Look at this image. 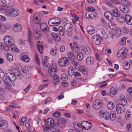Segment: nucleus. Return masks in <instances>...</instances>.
Segmentation results:
<instances>
[{"label": "nucleus", "mask_w": 132, "mask_h": 132, "mask_svg": "<svg viewBox=\"0 0 132 132\" xmlns=\"http://www.w3.org/2000/svg\"><path fill=\"white\" fill-rule=\"evenodd\" d=\"M120 9L122 12L124 13H127L129 11V10L127 7L123 5H120Z\"/></svg>", "instance_id": "aec40b11"}, {"label": "nucleus", "mask_w": 132, "mask_h": 132, "mask_svg": "<svg viewBox=\"0 0 132 132\" xmlns=\"http://www.w3.org/2000/svg\"><path fill=\"white\" fill-rule=\"evenodd\" d=\"M31 34L30 32L29 33V34L28 35V41L29 42V43L30 46H31L32 45V39L31 38Z\"/></svg>", "instance_id": "603ef678"}, {"label": "nucleus", "mask_w": 132, "mask_h": 132, "mask_svg": "<svg viewBox=\"0 0 132 132\" xmlns=\"http://www.w3.org/2000/svg\"><path fill=\"white\" fill-rule=\"evenodd\" d=\"M114 104L112 102H110L107 105V107L109 110L112 109L114 107Z\"/></svg>", "instance_id": "a18cd8bd"}, {"label": "nucleus", "mask_w": 132, "mask_h": 132, "mask_svg": "<svg viewBox=\"0 0 132 132\" xmlns=\"http://www.w3.org/2000/svg\"><path fill=\"white\" fill-rule=\"evenodd\" d=\"M5 76V74L3 70L0 69V77L1 78H3Z\"/></svg>", "instance_id": "0e129e2a"}, {"label": "nucleus", "mask_w": 132, "mask_h": 132, "mask_svg": "<svg viewBox=\"0 0 132 132\" xmlns=\"http://www.w3.org/2000/svg\"><path fill=\"white\" fill-rule=\"evenodd\" d=\"M33 34L35 36V38L36 39L40 37L42 35L41 32L39 30L35 31Z\"/></svg>", "instance_id": "a878e982"}, {"label": "nucleus", "mask_w": 132, "mask_h": 132, "mask_svg": "<svg viewBox=\"0 0 132 132\" xmlns=\"http://www.w3.org/2000/svg\"><path fill=\"white\" fill-rule=\"evenodd\" d=\"M93 42L95 44L99 45L101 43V40H103L100 36L97 35H95L92 36V38Z\"/></svg>", "instance_id": "9d476101"}, {"label": "nucleus", "mask_w": 132, "mask_h": 132, "mask_svg": "<svg viewBox=\"0 0 132 132\" xmlns=\"http://www.w3.org/2000/svg\"><path fill=\"white\" fill-rule=\"evenodd\" d=\"M123 68L126 70L129 69L130 68V64L127 61H125L123 63Z\"/></svg>", "instance_id": "c9c22d12"}, {"label": "nucleus", "mask_w": 132, "mask_h": 132, "mask_svg": "<svg viewBox=\"0 0 132 132\" xmlns=\"http://www.w3.org/2000/svg\"><path fill=\"white\" fill-rule=\"evenodd\" d=\"M111 29L113 30H115L116 24L111 21H110L108 23Z\"/></svg>", "instance_id": "4c0bfd02"}, {"label": "nucleus", "mask_w": 132, "mask_h": 132, "mask_svg": "<svg viewBox=\"0 0 132 132\" xmlns=\"http://www.w3.org/2000/svg\"><path fill=\"white\" fill-rule=\"evenodd\" d=\"M87 121H82L81 122L80 124L78 125V126L80 127V126H81V127L84 129V128L85 125L86 124ZM77 126H78V125H77Z\"/></svg>", "instance_id": "3c124183"}, {"label": "nucleus", "mask_w": 132, "mask_h": 132, "mask_svg": "<svg viewBox=\"0 0 132 132\" xmlns=\"http://www.w3.org/2000/svg\"><path fill=\"white\" fill-rule=\"evenodd\" d=\"M116 109L117 112L118 114L123 113L125 110L124 106L120 103L117 104L116 106Z\"/></svg>", "instance_id": "0eeeda50"}, {"label": "nucleus", "mask_w": 132, "mask_h": 132, "mask_svg": "<svg viewBox=\"0 0 132 132\" xmlns=\"http://www.w3.org/2000/svg\"><path fill=\"white\" fill-rule=\"evenodd\" d=\"M7 57L8 60L10 62L11 61L13 60V56L11 54H7Z\"/></svg>", "instance_id": "338daca9"}, {"label": "nucleus", "mask_w": 132, "mask_h": 132, "mask_svg": "<svg viewBox=\"0 0 132 132\" xmlns=\"http://www.w3.org/2000/svg\"><path fill=\"white\" fill-rule=\"evenodd\" d=\"M102 105V102L101 101L97 100L94 101L93 103L92 106L95 109H100Z\"/></svg>", "instance_id": "f8f14e48"}, {"label": "nucleus", "mask_w": 132, "mask_h": 132, "mask_svg": "<svg viewBox=\"0 0 132 132\" xmlns=\"http://www.w3.org/2000/svg\"><path fill=\"white\" fill-rule=\"evenodd\" d=\"M97 32L99 35L102 39H104L106 38L107 37V35L104 31V29L102 28H100L97 30Z\"/></svg>", "instance_id": "6e6552de"}, {"label": "nucleus", "mask_w": 132, "mask_h": 132, "mask_svg": "<svg viewBox=\"0 0 132 132\" xmlns=\"http://www.w3.org/2000/svg\"><path fill=\"white\" fill-rule=\"evenodd\" d=\"M59 121L63 124H64L66 123L65 119L61 118L59 119Z\"/></svg>", "instance_id": "bf43d9fd"}, {"label": "nucleus", "mask_w": 132, "mask_h": 132, "mask_svg": "<svg viewBox=\"0 0 132 132\" xmlns=\"http://www.w3.org/2000/svg\"><path fill=\"white\" fill-rule=\"evenodd\" d=\"M95 9L93 7H88L86 9L87 11H89V12L91 11L93 12L95 11Z\"/></svg>", "instance_id": "e2e57ef3"}, {"label": "nucleus", "mask_w": 132, "mask_h": 132, "mask_svg": "<svg viewBox=\"0 0 132 132\" xmlns=\"http://www.w3.org/2000/svg\"><path fill=\"white\" fill-rule=\"evenodd\" d=\"M124 2L123 3V4L124 5V6H130L131 4V3L130 2H129L127 0H124Z\"/></svg>", "instance_id": "052dcab7"}, {"label": "nucleus", "mask_w": 132, "mask_h": 132, "mask_svg": "<svg viewBox=\"0 0 132 132\" xmlns=\"http://www.w3.org/2000/svg\"><path fill=\"white\" fill-rule=\"evenodd\" d=\"M113 14L114 16L117 17L120 14L119 13L117 9H114L112 10Z\"/></svg>", "instance_id": "8fccbe9b"}, {"label": "nucleus", "mask_w": 132, "mask_h": 132, "mask_svg": "<svg viewBox=\"0 0 132 132\" xmlns=\"http://www.w3.org/2000/svg\"><path fill=\"white\" fill-rule=\"evenodd\" d=\"M41 18L38 14H34L33 18L32 23L34 24H40L41 23Z\"/></svg>", "instance_id": "1a4fd4ad"}, {"label": "nucleus", "mask_w": 132, "mask_h": 132, "mask_svg": "<svg viewBox=\"0 0 132 132\" xmlns=\"http://www.w3.org/2000/svg\"><path fill=\"white\" fill-rule=\"evenodd\" d=\"M126 43V39L125 37L123 38L119 43L120 45H124Z\"/></svg>", "instance_id": "09e8293b"}, {"label": "nucleus", "mask_w": 132, "mask_h": 132, "mask_svg": "<svg viewBox=\"0 0 132 132\" xmlns=\"http://www.w3.org/2000/svg\"><path fill=\"white\" fill-rule=\"evenodd\" d=\"M121 102L122 104L124 106H126L127 105V100L126 99L124 98H123L121 99Z\"/></svg>", "instance_id": "864d4df0"}, {"label": "nucleus", "mask_w": 132, "mask_h": 132, "mask_svg": "<svg viewBox=\"0 0 132 132\" xmlns=\"http://www.w3.org/2000/svg\"><path fill=\"white\" fill-rule=\"evenodd\" d=\"M13 28L14 30L15 31L20 32L22 29V26L19 24L17 23L14 24Z\"/></svg>", "instance_id": "4be33fe9"}, {"label": "nucleus", "mask_w": 132, "mask_h": 132, "mask_svg": "<svg viewBox=\"0 0 132 132\" xmlns=\"http://www.w3.org/2000/svg\"><path fill=\"white\" fill-rule=\"evenodd\" d=\"M21 59L22 61L25 62H27L29 60V57L26 55L22 56L21 57Z\"/></svg>", "instance_id": "a19ab883"}, {"label": "nucleus", "mask_w": 132, "mask_h": 132, "mask_svg": "<svg viewBox=\"0 0 132 132\" xmlns=\"http://www.w3.org/2000/svg\"><path fill=\"white\" fill-rule=\"evenodd\" d=\"M57 67L55 65L50 66L48 68V71L50 76L53 77L55 75L57 71Z\"/></svg>", "instance_id": "39448f33"}, {"label": "nucleus", "mask_w": 132, "mask_h": 132, "mask_svg": "<svg viewBox=\"0 0 132 132\" xmlns=\"http://www.w3.org/2000/svg\"><path fill=\"white\" fill-rule=\"evenodd\" d=\"M86 62L88 65H92L94 62V59L92 57H88L86 59Z\"/></svg>", "instance_id": "f3484780"}, {"label": "nucleus", "mask_w": 132, "mask_h": 132, "mask_svg": "<svg viewBox=\"0 0 132 132\" xmlns=\"http://www.w3.org/2000/svg\"><path fill=\"white\" fill-rule=\"evenodd\" d=\"M59 65L61 67H63L67 66L69 64V61L68 59L65 57L61 58L59 61Z\"/></svg>", "instance_id": "20e7f679"}, {"label": "nucleus", "mask_w": 132, "mask_h": 132, "mask_svg": "<svg viewBox=\"0 0 132 132\" xmlns=\"http://www.w3.org/2000/svg\"><path fill=\"white\" fill-rule=\"evenodd\" d=\"M40 27L41 30L44 32H46L49 31V28L45 23H42L40 24Z\"/></svg>", "instance_id": "2eb2a0df"}, {"label": "nucleus", "mask_w": 132, "mask_h": 132, "mask_svg": "<svg viewBox=\"0 0 132 132\" xmlns=\"http://www.w3.org/2000/svg\"><path fill=\"white\" fill-rule=\"evenodd\" d=\"M47 58L46 56H45V57L42 60V63L43 65L46 67H47L48 66V65L47 64Z\"/></svg>", "instance_id": "ea45409f"}, {"label": "nucleus", "mask_w": 132, "mask_h": 132, "mask_svg": "<svg viewBox=\"0 0 132 132\" xmlns=\"http://www.w3.org/2000/svg\"><path fill=\"white\" fill-rule=\"evenodd\" d=\"M14 9L12 8L7 9L5 12L6 15L10 17H12V15H13V12Z\"/></svg>", "instance_id": "412c9836"}, {"label": "nucleus", "mask_w": 132, "mask_h": 132, "mask_svg": "<svg viewBox=\"0 0 132 132\" xmlns=\"http://www.w3.org/2000/svg\"><path fill=\"white\" fill-rule=\"evenodd\" d=\"M53 77V83L55 85L58 84L60 82L59 77L58 76L55 75Z\"/></svg>", "instance_id": "cd10ccee"}, {"label": "nucleus", "mask_w": 132, "mask_h": 132, "mask_svg": "<svg viewBox=\"0 0 132 132\" xmlns=\"http://www.w3.org/2000/svg\"><path fill=\"white\" fill-rule=\"evenodd\" d=\"M110 114L108 112H105L103 113L102 115V117L106 119H108L110 118Z\"/></svg>", "instance_id": "58836bf2"}, {"label": "nucleus", "mask_w": 132, "mask_h": 132, "mask_svg": "<svg viewBox=\"0 0 132 132\" xmlns=\"http://www.w3.org/2000/svg\"><path fill=\"white\" fill-rule=\"evenodd\" d=\"M47 0H34V1L35 3L37 5L39 4V2L43 3V5L45 4V3L47 1Z\"/></svg>", "instance_id": "37998d69"}, {"label": "nucleus", "mask_w": 132, "mask_h": 132, "mask_svg": "<svg viewBox=\"0 0 132 132\" xmlns=\"http://www.w3.org/2000/svg\"><path fill=\"white\" fill-rule=\"evenodd\" d=\"M83 54L85 55H88L91 53V51L90 48L88 46H85L82 49Z\"/></svg>", "instance_id": "dca6fc26"}, {"label": "nucleus", "mask_w": 132, "mask_h": 132, "mask_svg": "<svg viewBox=\"0 0 132 132\" xmlns=\"http://www.w3.org/2000/svg\"><path fill=\"white\" fill-rule=\"evenodd\" d=\"M92 126L91 123L89 121H88L84 128V129L87 130L91 128Z\"/></svg>", "instance_id": "473e14b6"}, {"label": "nucleus", "mask_w": 132, "mask_h": 132, "mask_svg": "<svg viewBox=\"0 0 132 132\" xmlns=\"http://www.w3.org/2000/svg\"><path fill=\"white\" fill-rule=\"evenodd\" d=\"M60 113L59 112L56 111L53 114V116L55 117H57L60 116Z\"/></svg>", "instance_id": "774afa93"}, {"label": "nucleus", "mask_w": 132, "mask_h": 132, "mask_svg": "<svg viewBox=\"0 0 132 132\" xmlns=\"http://www.w3.org/2000/svg\"><path fill=\"white\" fill-rule=\"evenodd\" d=\"M88 33L90 34H92L95 32L94 28L92 26H88L87 28Z\"/></svg>", "instance_id": "bb28decb"}, {"label": "nucleus", "mask_w": 132, "mask_h": 132, "mask_svg": "<svg viewBox=\"0 0 132 132\" xmlns=\"http://www.w3.org/2000/svg\"><path fill=\"white\" fill-rule=\"evenodd\" d=\"M68 74L69 76H71L74 73V71L73 69H69L68 70Z\"/></svg>", "instance_id": "13d9d810"}, {"label": "nucleus", "mask_w": 132, "mask_h": 132, "mask_svg": "<svg viewBox=\"0 0 132 132\" xmlns=\"http://www.w3.org/2000/svg\"><path fill=\"white\" fill-rule=\"evenodd\" d=\"M51 35L52 37L55 41L58 42L61 39L60 36L57 34L52 33Z\"/></svg>", "instance_id": "6ab92c4d"}, {"label": "nucleus", "mask_w": 132, "mask_h": 132, "mask_svg": "<svg viewBox=\"0 0 132 132\" xmlns=\"http://www.w3.org/2000/svg\"><path fill=\"white\" fill-rule=\"evenodd\" d=\"M3 3L6 5L7 8L9 7L10 6L9 5L10 2V0H2Z\"/></svg>", "instance_id": "79ce46f5"}, {"label": "nucleus", "mask_w": 132, "mask_h": 132, "mask_svg": "<svg viewBox=\"0 0 132 132\" xmlns=\"http://www.w3.org/2000/svg\"><path fill=\"white\" fill-rule=\"evenodd\" d=\"M44 48V47L43 45L40 46H37L38 50L41 53H43Z\"/></svg>", "instance_id": "5fc2aeb1"}, {"label": "nucleus", "mask_w": 132, "mask_h": 132, "mask_svg": "<svg viewBox=\"0 0 132 132\" xmlns=\"http://www.w3.org/2000/svg\"><path fill=\"white\" fill-rule=\"evenodd\" d=\"M59 31L60 34L62 36H64L65 34V32L64 30L63 27L60 26L59 27Z\"/></svg>", "instance_id": "72a5a7b5"}, {"label": "nucleus", "mask_w": 132, "mask_h": 132, "mask_svg": "<svg viewBox=\"0 0 132 132\" xmlns=\"http://www.w3.org/2000/svg\"><path fill=\"white\" fill-rule=\"evenodd\" d=\"M104 15L106 18L108 20H111L113 19V15L112 13L109 12H106L104 13Z\"/></svg>", "instance_id": "5701e85b"}, {"label": "nucleus", "mask_w": 132, "mask_h": 132, "mask_svg": "<svg viewBox=\"0 0 132 132\" xmlns=\"http://www.w3.org/2000/svg\"><path fill=\"white\" fill-rule=\"evenodd\" d=\"M92 15V19H96L97 17V15L96 13L95 12H93L92 13H90Z\"/></svg>", "instance_id": "6e6d98bb"}, {"label": "nucleus", "mask_w": 132, "mask_h": 132, "mask_svg": "<svg viewBox=\"0 0 132 132\" xmlns=\"http://www.w3.org/2000/svg\"><path fill=\"white\" fill-rule=\"evenodd\" d=\"M19 72L24 77L28 79L31 77V76L29 72L24 68L21 69Z\"/></svg>", "instance_id": "9b49d317"}, {"label": "nucleus", "mask_w": 132, "mask_h": 132, "mask_svg": "<svg viewBox=\"0 0 132 132\" xmlns=\"http://www.w3.org/2000/svg\"><path fill=\"white\" fill-rule=\"evenodd\" d=\"M68 56L69 59L72 61L76 59L75 56L71 52H69L68 53Z\"/></svg>", "instance_id": "c85d7f7f"}, {"label": "nucleus", "mask_w": 132, "mask_h": 132, "mask_svg": "<svg viewBox=\"0 0 132 132\" xmlns=\"http://www.w3.org/2000/svg\"><path fill=\"white\" fill-rule=\"evenodd\" d=\"M13 15H12V17H15L19 15V11L16 9H14L13 12Z\"/></svg>", "instance_id": "e433bc0d"}, {"label": "nucleus", "mask_w": 132, "mask_h": 132, "mask_svg": "<svg viewBox=\"0 0 132 132\" xmlns=\"http://www.w3.org/2000/svg\"><path fill=\"white\" fill-rule=\"evenodd\" d=\"M44 121L45 122L46 126L43 127L44 131L48 132H60V130L58 129H54L52 128L53 119L51 118H48L46 121L45 119L44 120Z\"/></svg>", "instance_id": "f257e3e1"}, {"label": "nucleus", "mask_w": 132, "mask_h": 132, "mask_svg": "<svg viewBox=\"0 0 132 132\" xmlns=\"http://www.w3.org/2000/svg\"><path fill=\"white\" fill-rule=\"evenodd\" d=\"M117 20L118 22H123L125 21V18L124 16L120 14L117 16Z\"/></svg>", "instance_id": "2f4dec72"}, {"label": "nucleus", "mask_w": 132, "mask_h": 132, "mask_svg": "<svg viewBox=\"0 0 132 132\" xmlns=\"http://www.w3.org/2000/svg\"><path fill=\"white\" fill-rule=\"evenodd\" d=\"M125 19L127 23L129 25L132 24V18L131 16L128 14H126L125 16Z\"/></svg>", "instance_id": "a211bd4d"}, {"label": "nucleus", "mask_w": 132, "mask_h": 132, "mask_svg": "<svg viewBox=\"0 0 132 132\" xmlns=\"http://www.w3.org/2000/svg\"><path fill=\"white\" fill-rule=\"evenodd\" d=\"M31 87V85H28L27 87H26L24 89V91L25 93L27 92L29 90V89Z\"/></svg>", "instance_id": "69168bd1"}, {"label": "nucleus", "mask_w": 132, "mask_h": 132, "mask_svg": "<svg viewBox=\"0 0 132 132\" xmlns=\"http://www.w3.org/2000/svg\"><path fill=\"white\" fill-rule=\"evenodd\" d=\"M8 79L12 81H15L16 79V75L15 73H13L12 71H9L6 73Z\"/></svg>", "instance_id": "423d86ee"}, {"label": "nucleus", "mask_w": 132, "mask_h": 132, "mask_svg": "<svg viewBox=\"0 0 132 132\" xmlns=\"http://www.w3.org/2000/svg\"><path fill=\"white\" fill-rule=\"evenodd\" d=\"M7 122L0 118V128L3 130L6 129L8 126Z\"/></svg>", "instance_id": "4468645a"}, {"label": "nucleus", "mask_w": 132, "mask_h": 132, "mask_svg": "<svg viewBox=\"0 0 132 132\" xmlns=\"http://www.w3.org/2000/svg\"><path fill=\"white\" fill-rule=\"evenodd\" d=\"M7 36H5L4 38V43H3L4 46H3V50H4L5 51H7L9 50V45H7V42L5 41L6 38H7Z\"/></svg>", "instance_id": "393cba45"}, {"label": "nucleus", "mask_w": 132, "mask_h": 132, "mask_svg": "<svg viewBox=\"0 0 132 132\" xmlns=\"http://www.w3.org/2000/svg\"><path fill=\"white\" fill-rule=\"evenodd\" d=\"M6 29V27L4 24L0 25V33L2 34L5 33Z\"/></svg>", "instance_id": "c756f323"}, {"label": "nucleus", "mask_w": 132, "mask_h": 132, "mask_svg": "<svg viewBox=\"0 0 132 132\" xmlns=\"http://www.w3.org/2000/svg\"><path fill=\"white\" fill-rule=\"evenodd\" d=\"M77 57L79 61H81L83 58V55L81 52L78 53Z\"/></svg>", "instance_id": "c03bdc74"}, {"label": "nucleus", "mask_w": 132, "mask_h": 132, "mask_svg": "<svg viewBox=\"0 0 132 132\" xmlns=\"http://www.w3.org/2000/svg\"><path fill=\"white\" fill-rule=\"evenodd\" d=\"M7 37V38H6L5 41H7V44L9 45L10 44H13L14 43L13 39V38H9L10 37L9 36H6Z\"/></svg>", "instance_id": "f704fd0d"}, {"label": "nucleus", "mask_w": 132, "mask_h": 132, "mask_svg": "<svg viewBox=\"0 0 132 132\" xmlns=\"http://www.w3.org/2000/svg\"><path fill=\"white\" fill-rule=\"evenodd\" d=\"M116 117V113L115 112L112 111L110 113V118L111 120H114Z\"/></svg>", "instance_id": "7c9ffc66"}, {"label": "nucleus", "mask_w": 132, "mask_h": 132, "mask_svg": "<svg viewBox=\"0 0 132 132\" xmlns=\"http://www.w3.org/2000/svg\"><path fill=\"white\" fill-rule=\"evenodd\" d=\"M61 78L63 81H65L68 79V77L67 74L63 73L61 75Z\"/></svg>", "instance_id": "de8ad7c7"}, {"label": "nucleus", "mask_w": 132, "mask_h": 132, "mask_svg": "<svg viewBox=\"0 0 132 132\" xmlns=\"http://www.w3.org/2000/svg\"><path fill=\"white\" fill-rule=\"evenodd\" d=\"M130 113L129 111L127 110L125 114V117L127 120H128L129 119L130 117Z\"/></svg>", "instance_id": "4d7b16f0"}, {"label": "nucleus", "mask_w": 132, "mask_h": 132, "mask_svg": "<svg viewBox=\"0 0 132 132\" xmlns=\"http://www.w3.org/2000/svg\"><path fill=\"white\" fill-rule=\"evenodd\" d=\"M9 45L10 46V47L11 48L12 52H15L16 53L19 52V50L16 47L15 45L14 44H10Z\"/></svg>", "instance_id": "b1692460"}, {"label": "nucleus", "mask_w": 132, "mask_h": 132, "mask_svg": "<svg viewBox=\"0 0 132 132\" xmlns=\"http://www.w3.org/2000/svg\"><path fill=\"white\" fill-rule=\"evenodd\" d=\"M64 30L67 32V34L68 36H70L72 34L73 30L72 25L70 23L65 24L64 26Z\"/></svg>", "instance_id": "f03ea898"}, {"label": "nucleus", "mask_w": 132, "mask_h": 132, "mask_svg": "<svg viewBox=\"0 0 132 132\" xmlns=\"http://www.w3.org/2000/svg\"><path fill=\"white\" fill-rule=\"evenodd\" d=\"M61 20V19L58 17H55L50 19L48 21V23L49 25L51 26H57L60 23V22Z\"/></svg>", "instance_id": "7ed1b4c3"}, {"label": "nucleus", "mask_w": 132, "mask_h": 132, "mask_svg": "<svg viewBox=\"0 0 132 132\" xmlns=\"http://www.w3.org/2000/svg\"><path fill=\"white\" fill-rule=\"evenodd\" d=\"M50 53L51 54L53 55H54L56 54L57 53L56 50L53 48H52L50 50Z\"/></svg>", "instance_id": "680f3d73"}, {"label": "nucleus", "mask_w": 132, "mask_h": 132, "mask_svg": "<svg viewBox=\"0 0 132 132\" xmlns=\"http://www.w3.org/2000/svg\"><path fill=\"white\" fill-rule=\"evenodd\" d=\"M128 52V50L125 48H123L119 50L117 53L118 57H121L125 55Z\"/></svg>", "instance_id": "ddd939ff"}, {"label": "nucleus", "mask_w": 132, "mask_h": 132, "mask_svg": "<svg viewBox=\"0 0 132 132\" xmlns=\"http://www.w3.org/2000/svg\"><path fill=\"white\" fill-rule=\"evenodd\" d=\"M110 92L111 94L114 95L117 93V90L115 88L112 87L110 88Z\"/></svg>", "instance_id": "49530a36"}]
</instances>
